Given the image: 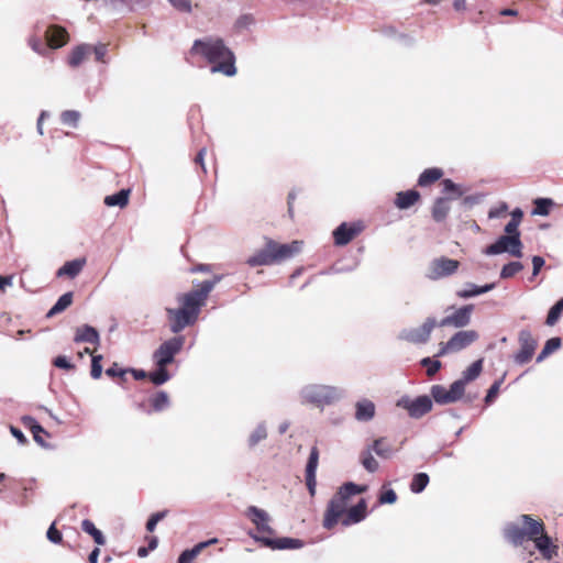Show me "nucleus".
<instances>
[{"mask_svg":"<svg viewBox=\"0 0 563 563\" xmlns=\"http://www.w3.org/2000/svg\"><path fill=\"white\" fill-rule=\"evenodd\" d=\"M544 263L545 262H544L543 257H541V256L536 255L532 257V266H533L532 275L533 276H537L540 273V271L544 266Z\"/></svg>","mask_w":563,"mask_h":563,"instance_id":"57","label":"nucleus"},{"mask_svg":"<svg viewBox=\"0 0 563 563\" xmlns=\"http://www.w3.org/2000/svg\"><path fill=\"white\" fill-rule=\"evenodd\" d=\"M378 456L388 459L393 454V446L386 438H379L374 440L372 446H369Z\"/></svg>","mask_w":563,"mask_h":563,"instance_id":"34","label":"nucleus"},{"mask_svg":"<svg viewBox=\"0 0 563 563\" xmlns=\"http://www.w3.org/2000/svg\"><path fill=\"white\" fill-rule=\"evenodd\" d=\"M483 358H479L477 361H475L474 363H472L464 372H463V377L460 379V380H464V386L476 379L482 371H483Z\"/></svg>","mask_w":563,"mask_h":563,"instance_id":"36","label":"nucleus"},{"mask_svg":"<svg viewBox=\"0 0 563 563\" xmlns=\"http://www.w3.org/2000/svg\"><path fill=\"white\" fill-rule=\"evenodd\" d=\"M520 521L522 527L516 523H510L505 528V538L514 545H521L526 540H528V527L530 525L527 521L533 522L538 521V519L532 518L530 515H521Z\"/></svg>","mask_w":563,"mask_h":563,"instance_id":"15","label":"nucleus"},{"mask_svg":"<svg viewBox=\"0 0 563 563\" xmlns=\"http://www.w3.org/2000/svg\"><path fill=\"white\" fill-rule=\"evenodd\" d=\"M99 554H100V550L98 548L93 549L88 558L89 563H97Z\"/></svg>","mask_w":563,"mask_h":563,"instance_id":"64","label":"nucleus"},{"mask_svg":"<svg viewBox=\"0 0 563 563\" xmlns=\"http://www.w3.org/2000/svg\"><path fill=\"white\" fill-rule=\"evenodd\" d=\"M221 280V276H214L210 280L201 282L195 285L188 292L177 295L178 308H166L169 329L173 333H179L185 328L194 325L202 307L206 306L210 292Z\"/></svg>","mask_w":563,"mask_h":563,"instance_id":"2","label":"nucleus"},{"mask_svg":"<svg viewBox=\"0 0 563 563\" xmlns=\"http://www.w3.org/2000/svg\"><path fill=\"white\" fill-rule=\"evenodd\" d=\"M361 463L363 465V467L371 472V473H374L378 470V462L374 459V456L372 455V449L371 448H367L366 450H363L362 453H361Z\"/></svg>","mask_w":563,"mask_h":563,"instance_id":"38","label":"nucleus"},{"mask_svg":"<svg viewBox=\"0 0 563 563\" xmlns=\"http://www.w3.org/2000/svg\"><path fill=\"white\" fill-rule=\"evenodd\" d=\"M474 311V305H465L455 309L451 314L445 316L438 323L439 327H453L462 329L470 324Z\"/></svg>","mask_w":563,"mask_h":563,"instance_id":"16","label":"nucleus"},{"mask_svg":"<svg viewBox=\"0 0 563 563\" xmlns=\"http://www.w3.org/2000/svg\"><path fill=\"white\" fill-rule=\"evenodd\" d=\"M460 267V262L445 256L434 258L428 268L427 277L432 280L453 275Z\"/></svg>","mask_w":563,"mask_h":563,"instance_id":"13","label":"nucleus"},{"mask_svg":"<svg viewBox=\"0 0 563 563\" xmlns=\"http://www.w3.org/2000/svg\"><path fill=\"white\" fill-rule=\"evenodd\" d=\"M508 210L507 203L503 202L498 207L490 209L488 212L489 218H499L505 214Z\"/></svg>","mask_w":563,"mask_h":563,"instance_id":"54","label":"nucleus"},{"mask_svg":"<svg viewBox=\"0 0 563 563\" xmlns=\"http://www.w3.org/2000/svg\"><path fill=\"white\" fill-rule=\"evenodd\" d=\"M85 265V258L68 261L57 271L56 275L58 277L67 276L69 278H75L82 271Z\"/></svg>","mask_w":563,"mask_h":563,"instance_id":"24","label":"nucleus"},{"mask_svg":"<svg viewBox=\"0 0 563 563\" xmlns=\"http://www.w3.org/2000/svg\"><path fill=\"white\" fill-rule=\"evenodd\" d=\"M319 463V450L317 446H312L310 450L309 459L306 465V485L310 496L316 494V472Z\"/></svg>","mask_w":563,"mask_h":563,"instance_id":"19","label":"nucleus"},{"mask_svg":"<svg viewBox=\"0 0 563 563\" xmlns=\"http://www.w3.org/2000/svg\"><path fill=\"white\" fill-rule=\"evenodd\" d=\"M80 119V113L75 110H66L62 113L60 120L63 124L76 128Z\"/></svg>","mask_w":563,"mask_h":563,"instance_id":"45","label":"nucleus"},{"mask_svg":"<svg viewBox=\"0 0 563 563\" xmlns=\"http://www.w3.org/2000/svg\"><path fill=\"white\" fill-rule=\"evenodd\" d=\"M92 46L88 44H81L75 47L68 58V63L71 67L79 66L84 59L91 54Z\"/></svg>","mask_w":563,"mask_h":563,"instance_id":"31","label":"nucleus"},{"mask_svg":"<svg viewBox=\"0 0 563 563\" xmlns=\"http://www.w3.org/2000/svg\"><path fill=\"white\" fill-rule=\"evenodd\" d=\"M335 395V389L328 386H313L306 393L307 399L318 406L330 404Z\"/></svg>","mask_w":563,"mask_h":563,"instance_id":"20","label":"nucleus"},{"mask_svg":"<svg viewBox=\"0 0 563 563\" xmlns=\"http://www.w3.org/2000/svg\"><path fill=\"white\" fill-rule=\"evenodd\" d=\"M108 52V45L107 44H99L96 46H92L91 53L95 54L97 62H104V56Z\"/></svg>","mask_w":563,"mask_h":563,"instance_id":"53","label":"nucleus"},{"mask_svg":"<svg viewBox=\"0 0 563 563\" xmlns=\"http://www.w3.org/2000/svg\"><path fill=\"white\" fill-rule=\"evenodd\" d=\"M206 152H207V151H206V148H201V150L197 153V155H196V157H195V164H196V165H199V166L201 167V169H202L205 173H206V167H205V162H203V159H205Z\"/></svg>","mask_w":563,"mask_h":563,"instance_id":"59","label":"nucleus"},{"mask_svg":"<svg viewBox=\"0 0 563 563\" xmlns=\"http://www.w3.org/2000/svg\"><path fill=\"white\" fill-rule=\"evenodd\" d=\"M190 52L202 55L211 64L212 73L225 76H233L236 73L235 57L221 38L196 40Z\"/></svg>","mask_w":563,"mask_h":563,"instance_id":"3","label":"nucleus"},{"mask_svg":"<svg viewBox=\"0 0 563 563\" xmlns=\"http://www.w3.org/2000/svg\"><path fill=\"white\" fill-rule=\"evenodd\" d=\"M523 218V212L521 209L517 208L511 212V219L510 221H515L516 223L520 224L521 220Z\"/></svg>","mask_w":563,"mask_h":563,"instance_id":"62","label":"nucleus"},{"mask_svg":"<svg viewBox=\"0 0 563 563\" xmlns=\"http://www.w3.org/2000/svg\"><path fill=\"white\" fill-rule=\"evenodd\" d=\"M21 423L30 429L33 434V439L36 443L42 446H46L44 441V435L48 437V432L44 430V428L31 416H23L21 418Z\"/></svg>","mask_w":563,"mask_h":563,"instance_id":"21","label":"nucleus"},{"mask_svg":"<svg viewBox=\"0 0 563 563\" xmlns=\"http://www.w3.org/2000/svg\"><path fill=\"white\" fill-rule=\"evenodd\" d=\"M429 483V476L427 473H418L413 475L412 481L410 483V489L412 493L419 494L421 493Z\"/></svg>","mask_w":563,"mask_h":563,"instance_id":"39","label":"nucleus"},{"mask_svg":"<svg viewBox=\"0 0 563 563\" xmlns=\"http://www.w3.org/2000/svg\"><path fill=\"white\" fill-rule=\"evenodd\" d=\"M74 341L76 343L86 342V343H92L96 345V347L100 344V336L98 331L88 325H81L76 329Z\"/></svg>","mask_w":563,"mask_h":563,"instance_id":"22","label":"nucleus"},{"mask_svg":"<svg viewBox=\"0 0 563 563\" xmlns=\"http://www.w3.org/2000/svg\"><path fill=\"white\" fill-rule=\"evenodd\" d=\"M45 40L49 48H60L69 41V34L65 27L60 25H49L45 31Z\"/></svg>","mask_w":563,"mask_h":563,"instance_id":"18","label":"nucleus"},{"mask_svg":"<svg viewBox=\"0 0 563 563\" xmlns=\"http://www.w3.org/2000/svg\"><path fill=\"white\" fill-rule=\"evenodd\" d=\"M518 342L520 349L514 355V361L518 365H525L532 360L538 347V341L533 338L530 330L522 329L518 334Z\"/></svg>","mask_w":563,"mask_h":563,"instance_id":"10","label":"nucleus"},{"mask_svg":"<svg viewBox=\"0 0 563 563\" xmlns=\"http://www.w3.org/2000/svg\"><path fill=\"white\" fill-rule=\"evenodd\" d=\"M169 2L180 11L189 12L191 10L190 0H169Z\"/></svg>","mask_w":563,"mask_h":563,"instance_id":"55","label":"nucleus"},{"mask_svg":"<svg viewBox=\"0 0 563 563\" xmlns=\"http://www.w3.org/2000/svg\"><path fill=\"white\" fill-rule=\"evenodd\" d=\"M495 287L494 284H487L484 286H477L475 284H467L466 288L457 290L456 296L462 299H467L492 290Z\"/></svg>","mask_w":563,"mask_h":563,"instance_id":"29","label":"nucleus"},{"mask_svg":"<svg viewBox=\"0 0 563 563\" xmlns=\"http://www.w3.org/2000/svg\"><path fill=\"white\" fill-rule=\"evenodd\" d=\"M366 486L352 482L343 484L327 505L322 526L327 530L333 529L338 523L350 527L363 521L367 517V503L361 498L356 505H351V497L362 494Z\"/></svg>","mask_w":563,"mask_h":563,"instance_id":"1","label":"nucleus"},{"mask_svg":"<svg viewBox=\"0 0 563 563\" xmlns=\"http://www.w3.org/2000/svg\"><path fill=\"white\" fill-rule=\"evenodd\" d=\"M301 241H292L280 244L273 239L265 238V245L254 255L250 256L246 263L252 266H269L289 260L300 253Z\"/></svg>","mask_w":563,"mask_h":563,"instance_id":"5","label":"nucleus"},{"mask_svg":"<svg viewBox=\"0 0 563 563\" xmlns=\"http://www.w3.org/2000/svg\"><path fill=\"white\" fill-rule=\"evenodd\" d=\"M451 206L446 198H438L432 206V218L437 222L445 220L450 212Z\"/></svg>","mask_w":563,"mask_h":563,"instance_id":"28","label":"nucleus"},{"mask_svg":"<svg viewBox=\"0 0 563 563\" xmlns=\"http://www.w3.org/2000/svg\"><path fill=\"white\" fill-rule=\"evenodd\" d=\"M130 195L131 189H121L119 192L114 195L106 196L103 202L108 207L124 208L129 203Z\"/></svg>","mask_w":563,"mask_h":563,"instance_id":"27","label":"nucleus"},{"mask_svg":"<svg viewBox=\"0 0 563 563\" xmlns=\"http://www.w3.org/2000/svg\"><path fill=\"white\" fill-rule=\"evenodd\" d=\"M218 542V539H210L205 542L196 544L192 549L185 550L179 559L178 563H190L203 549Z\"/></svg>","mask_w":563,"mask_h":563,"instance_id":"26","label":"nucleus"},{"mask_svg":"<svg viewBox=\"0 0 563 563\" xmlns=\"http://www.w3.org/2000/svg\"><path fill=\"white\" fill-rule=\"evenodd\" d=\"M266 437H267V432H266L265 427L260 426L250 435L249 443H250L251 446H254L258 442H261L262 440L266 439Z\"/></svg>","mask_w":563,"mask_h":563,"instance_id":"48","label":"nucleus"},{"mask_svg":"<svg viewBox=\"0 0 563 563\" xmlns=\"http://www.w3.org/2000/svg\"><path fill=\"white\" fill-rule=\"evenodd\" d=\"M464 391V380L459 379L452 383L449 388L442 385H434L431 388V395L433 399L435 400V402L441 405L457 401L459 399L462 398Z\"/></svg>","mask_w":563,"mask_h":563,"instance_id":"11","label":"nucleus"},{"mask_svg":"<svg viewBox=\"0 0 563 563\" xmlns=\"http://www.w3.org/2000/svg\"><path fill=\"white\" fill-rule=\"evenodd\" d=\"M146 540L148 541V547L147 549L150 551H153L154 549H156L157 544H158V540L156 537L154 536H151V537H146Z\"/></svg>","mask_w":563,"mask_h":563,"instance_id":"63","label":"nucleus"},{"mask_svg":"<svg viewBox=\"0 0 563 563\" xmlns=\"http://www.w3.org/2000/svg\"><path fill=\"white\" fill-rule=\"evenodd\" d=\"M129 368H122L118 363H113L109 368L106 369V375L110 378L118 379L120 385L126 382V374Z\"/></svg>","mask_w":563,"mask_h":563,"instance_id":"37","label":"nucleus"},{"mask_svg":"<svg viewBox=\"0 0 563 563\" xmlns=\"http://www.w3.org/2000/svg\"><path fill=\"white\" fill-rule=\"evenodd\" d=\"M396 500L397 495L393 489L384 490L378 498L379 504H394Z\"/></svg>","mask_w":563,"mask_h":563,"instance_id":"52","label":"nucleus"},{"mask_svg":"<svg viewBox=\"0 0 563 563\" xmlns=\"http://www.w3.org/2000/svg\"><path fill=\"white\" fill-rule=\"evenodd\" d=\"M523 269V265L520 262H510L504 265L500 277L503 279L511 278Z\"/></svg>","mask_w":563,"mask_h":563,"instance_id":"43","label":"nucleus"},{"mask_svg":"<svg viewBox=\"0 0 563 563\" xmlns=\"http://www.w3.org/2000/svg\"><path fill=\"white\" fill-rule=\"evenodd\" d=\"M500 387V382H495L488 389L487 395L485 397V401L489 404L497 396Z\"/></svg>","mask_w":563,"mask_h":563,"instance_id":"56","label":"nucleus"},{"mask_svg":"<svg viewBox=\"0 0 563 563\" xmlns=\"http://www.w3.org/2000/svg\"><path fill=\"white\" fill-rule=\"evenodd\" d=\"M420 198H421V196H420L419 191L413 190V189L406 190V191H399L396 194L394 203L398 209L405 210V209L411 208L417 202H419Z\"/></svg>","mask_w":563,"mask_h":563,"instance_id":"23","label":"nucleus"},{"mask_svg":"<svg viewBox=\"0 0 563 563\" xmlns=\"http://www.w3.org/2000/svg\"><path fill=\"white\" fill-rule=\"evenodd\" d=\"M152 412H159L169 406V397L166 391L159 390L148 398Z\"/></svg>","mask_w":563,"mask_h":563,"instance_id":"32","label":"nucleus"},{"mask_svg":"<svg viewBox=\"0 0 563 563\" xmlns=\"http://www.w3.org/2000/svg\"><path fill=\"white\" fill-rule=\"evenodd\" d=\"M561 346V339L560 338H552V339H549L541 353L538 355L537 357V362H541L542 360H544L549 354H551L552 352H554L555 350H558L559 347Z\"/></svg>","mask_w":563,"mask_h":563,"instance_id":"41","label":"nucleus"},{"mask_svg":"<svg viewBox=\"0 0 563 563\" xmlns=\"http://www.w3.org/2000/svg\"><path fill=\"white\" fill-rule=\"evenodd\" d=\"M73 303V292L68 291L62 295L56 303L49 309L46 317L51 318L66 310Z\"/></svg>","mask_w":563,"mask_h":563,"instance_id":"33","label":"nucleus"},{"mask_svg":"<svg viewBox=\"0 0 563 563\" xmlns=\"http://www.w3.org/2000/svg\"><path fill=\"white\" fill-rule=\"evenodd\" d=\"M167 514H168V510H162V511L153 514L146 522V530L148 532H153L155 530V527L158 523V521L163 520L167 516Z\"/></svg>","mask_w":563,"mask_h":563,"instance_id":"47","label":"nucleus"},{"mask_svg":"<svg viewBox=\"0 0 563 563\" xmlns=\"http://www.w3.org/2000/svg\"><path fill=\"white\" fill-rule=\"evenodd\" d=\"M563 312V297L549 310L545 323L548 325H554L560 319Z\"/></svg>","mask_w":563,"mask_h":563,"instance_id":"42","label":"nucleus"},{"mask_svg":"<svg viewBox=\"0 0 563 563\" xmlns=\"http://www.w3.org/2000/svg\"><path fill=\"white\" fill-rule=\"evenodd\" d=\"M443 186V192L445 194H453L454 198H459L463 195V191L460 189V187L454 184L451 179H444L442 180Z\"/></svg>","mask_w":563,"mask_h":563,"instance_id":"49","label":"nucleus"},{"mask_svg":"<svg viewBox=\"0 0 563 563\" xmlns=\"http://www.w3.org/2000/svg\"><path fill=\"white\" fill-rule=\"evenodd\" d=\"M397 406L406 409L411 418L419 419L431 411L432 400L426 395L415 399L402 397L398 400Z\"/></svg>","mask_w":563,"mask_h":563,"instance_id":"14","label":"nucleus"},{"mask_svg":"<svg viewBox=\"0 0 563 563\" xmlns=\"http://www.w3.org/2000/svg\"><path fill=\"white\" fill-rule=\"evenodd\" d=\"M553 205L554 202L550 198H538L534 200V209L532 213L538 216H548Z\"/></svg>","mask_w":563,"mask_h":563,"instance_id":"40","label":"nucleus"},{"mask_svg":"<svg viewBox=\"0 0 563 563\" xmlns=\"http://www.w3.org/2000/svg\"><path fill=\"white\" fill-rule=\"evenodd\" d=\"M102 355H92L90 375L93 379H99L102 375Z\"/></svg>","mask_w":563,"mask_h":563,"instance_id":"46","label":"nucleus"},{"mask_svg":"<svg viewBox=\"0 0 563 563\" xmlns=\"http://www.w3.org/2000/svg\"><path fill=\"white\" fill-rule=\"evenodd\" d=\"M443 176V170L438 167L427 168L424 169L419 178H418V185L420 187H428L439 179H441Z\"/></svg>","mask_w":563,"mask_h":563,"instance_id":"30","label":"nucleus"},{"mask_svg":"<svg viewBox=\"0 0 563 563\" xmlns=\"http://www.w3.org/2000/svg\"><path fill=\"white\" fill-rule=\"evenodd\" d=\"M375 416V405L368 399H363L355 405V418L358 421H368Z\"/></svg>","mask_w":563,"mask_h":563,"instance_id":"25","label":"nucleus"},{"mask_svg":"<svg viewBox=\"0 0 563 563\" xmlns=\"http://www.w3.org/2000/svg\"><path fill=\"white\" fill-rule=\"evenodd\" d=\"M519 224L509 221L505 227L506 235H501L495 243L488 245L484 253L487 255H496L504 252L510 253L512 256H522V243L520 240Z\"/></svg>","mask_w":563,"mask_h":563,"instance_id":"7","label":"nucleus"},{"mask_svg":"<svg viewBox=\"0 0 563 563\" xmlns=\"http://www.w3.org/2000/svg\"><path fill=\"white\" fill-rule=\"evenodd\" d=\"M47 539L56 544H60L63 542V534L62 532L56 528L55 522L51 525L46 532Z\"/></svg>","mask_w":563,"mask_h":563,"instance_id":"50","label":"nucleus"},{"mask_svg":"<svg viewBox=\"0 0 563 563\" xmlns=\"http://www.w3.org/2000/svg\"><path fill=\"white\" fill-rule=\"evenodd\" d=\"M421 366L426 367V373L429 377H433L441 368L442 364L438 360L424 357L420 361Z\"/></svg>","mask_w":563,"mask_h":563,"instance_id":"44","label":"nucleus"},{"mask_svg":"<svg viewBox=\"0 0 563 563\" xmlns=\"http://www.w3.org/2000/svg\"><path fill=\"white\" fill-rule=\"evenodd\" d=\"M246 516L255 525L258 533V536H253V538L263 545L272 550L300 549L303 547V541L300 539L288 537L274 538L275 531L269 526V516L265 510L256 506H250L246 510Z\"/></svg>","mask_w":563,"mask_h":563,"instance_id":"4","label":"nucleus"},{"mask_svg":"<svg viewBox=\"0 0 563 563\" xmlns=\"http://www.w3.org/2000/svg\"><path fill=\"white\" fill-rule=\"evenodd\" d=\"M10 432L19 441V443H21V444L27 443V439L25 438V435L23 434V432L20 429L11 426Z\"/></svg>","mask_w":563,"mask_h":563,"instance_id":"58","label":"nucleus"},{"mask_svg":"<svg viewBox=\"0 0 563 563\" xmlns=\"http://www.w3.org/2000/svg\"><path fill=\"white\" fill-rule=\"evenodd\" d=\"M365 229L362 221L342 222L333 232V241L336 246H345L357 238Z\"/></svg>","mask_w":563,"mask_h":563,"instance_id":"12","label":"nucleus"},{"mask_svg":"<svg viewBox=\"0 0 563 563\" xmlns=\"http://www.w3.org/2000/svg\"><path fill=\"white\" fill-rule=\"evenodd\" d=\"M528 540L534 542L536 548L540 551L545 560H552L558 555L559 547L552 543L551 538L545 532V527L542 520L529 522Z\"/></svg>","mask_w":563,"mask_h":563,"instance_id":"8","label":"nucleus"},{"mask_svg":"<svg viewBox=\"0 0 563 563\" xmlns=\"http://www.w3.org/2000/svg\"><path fill=\"white\" fill-rule=\"evenodd\" d=\"M438 325L433 318H428L420 327L407 330L402 338L413 344H424L429 341L431 332Z\"/></svg>","mask_w":563,"mask_h":563,"instance_id":"17","label":"nucleus"},{"mask_svg":"<svg viewBox=\"0 0 563 563\" xmlns=\"http://www.w3.org/2000/svg\"><path fill=\"white\" fill-rule=\"evenodd\" d=\"M479 338V334L476 330H461L454 333L449 341L441 342L439 344V351L434 355V357H441L446 354L457 353L474 342H476Z\"/></svg>","mask_w":563,"mask_h":563,"instance_id":"9","label":"nucleus"},{"mask_svg":"<svg viewBox=\"0 0 563 563\" xmlns=\"http://www.w3.org/2000/svg\"><path fill=\"white\" fill-rule=\"evenodd\" d=\"M13 282V276H0V291H3L7 286H11Z\"/></svg>","mask_w":563,"mask_h":563,"instance_id":"61","label":"nucleus"},{"mask_svg":"<svg viewBox=\"0 0 563 563\" xmlns=\"http://www.w3.org/2000/svg\"><path fill=\"white\" fill-rule=\"evenodd\" d=\"M81 529L88 533L89 536H91V538L93 539V541L98 544V545H104L106 544V538L102 534V532L96 528L95 523L89 520V519H85L82 520L81 522Z\"/></svg>","mask_w":563,"mask_h":563,"instance_id":"35","label":"nucleus"},{"mask_svg":"<svg viewBox=\"0 0 563 563\" xmlns=\"http://www.w3.org/2000/svg\"><path fill=\"white\" fill-rule=\"evenodd\" d=\"M53 365L65 371H73L75 368V365L71 364L66 356L63 355L56 356L53 360Z\"/></svg>","mask_w":563,"mask_h":563,"instance_id":"51","label":"nucleus"},{"mask_svg":"<svg viewBox=\"0 0 563 563\" xmlns=\"http://www.w3.org/2000/svg\"><path fill=\"white\" fill-rule=\"evenodd\" d=\"M184 343V336H174L163 342L154 352L153 358L157 368L148 374V378L154 385L159 386L170 379V375L166 369V366L174 362L176 354L180 352Z\"/></svg>","mask_w":563,"mask_h":563,"instance_id":"6","label":"nucleus"},{"mask_svg":"<svg viewBox=\"0 0 563 563\" xmlns=\"http://www.w3.org/2000/svg\"><path fill=\"white\" fill-rule=\"evenodd\" d=\"M129 373L132 374V376L136 380H141L148 377V374L143 369L129 368Z\"/></svg>","mask_w":563,"mask_h":563,"instance_id":"60","label":"nucleus"}]
</instances>
